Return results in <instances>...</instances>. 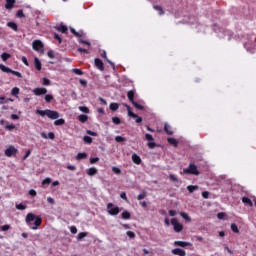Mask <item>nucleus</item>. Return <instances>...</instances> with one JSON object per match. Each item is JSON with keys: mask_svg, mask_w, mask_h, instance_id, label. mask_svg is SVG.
Returning <instances> with one entry per match:
<instances>
[{"mask_svg": "<svg viewBox=\"0 0 256 256\" xmlns=\"http://www.w3.org/2000/svg\"><path fill=\"white\" fill-rule=\"evenodd\" d=\"M26 224L30 229H33V231H36V229H39L41 227V223H43V219L41 216H35L33 213H28L26 215Z\"/></svg>", "mask_w": 256, "mask_h": 256, "instance_id": "obj_1", "label": "nucleus"}, {"mask_svg": "<svg viewBox=\"0 0 256 256\" xmlns=\"http://www.w3.org/2000/svg\"><path fill=\"white\" fill-rule=\"evenodd\" d=\"M36 115H40V117H48V119H59V112L51 109L46 110H36Z\"/></svg>", "mask_w": 256, "mask_h": 256, "instance_id": "obj_2", "label": "nucleus"}, {"mask_svg": "<svg viewBox=\"0 0 256 256\" xmlns=\"http://www.w3.org/2000/svg\"><path fill=\"white\" fill-rule=\"evenodd\" d=\"M183 173L185 175H199L200 172L197 169V165H195V163H190L189 167L183 169Z\"/></svg>", "mask_w": 256, "mask_h": 256, "instance_id": "obj_3", "label": "nucleus"}, {"mask_svg": "<svg viewBox=\"0 0 256 256\" xmlns=\"http://www.w3.org/2000/svg\"><path fill=\"white\" fill-rule=\"evenodd\" d=\"M106 209L109 215H112L113 217L117 216L118 213H121L119 206H115L111 202L107 204Z\"/></svg>", "mask_w": 256, "mask_h": 256, "instance_id": "obj_4", "label": "nucleus"}, {"mask_svg": "<svg viewBox=\"0 0 256 256\" xmlns=\"http://www.w3.org/2000/svg\"><path fill=\"white\" fill-rule=\"evenodd\" d=\"M171 225H173L175 233H181V231H183V224L179 223L177 218L171 219Z\"/></svg>", "mask_w": 256, "mask_h": 256, "instance_id": "obj_5", "label": "nucleus"}, {"mask_svg": "<svg viewBox=\"0 0 256 256\" xmlns=\"http://www.w3.org/2000/svg\"><path fill=\"white\" fill-rule=\"evenodd\" d=\"M18 150L17 148H15L14 146H9L6 150H5V156L6 157H13V155H17Z\"/></svg>", "mask_w": 256, "mask_h": 256, "instance_id": "obj_6", "label": "nucleus"}, {"mask_svg": "<svg viewBox=\"0 0 256 256\" xmlns=\"http://www.w3.org/2000/svg\"><path fill=\"white\" fill-rule=\"evenodd\" d=\"M174 247H190V249H193V244L185 241H174Z\"/></svg>", "mask_w": 256, "mask_h": 256, "instance_id": "obj_7", "label": "nucleus"}, {"mask_svg": "<svg viewBox=\"0 0 256 256\" xmlns=\"http://www.w3.org/2000/svg\"><path fill=\"white\" fill-rule=\"evenodd\" d=\"M94 65L96 69H99V71H105V64H103V61L99 58H95Z\"/></svg>", "mask_w": 256, "mask_h": 256, "instance_id": "obj_8", "label": "nucleus"}, {"mask_svg": "<svg viewBox=\"0 0 256 256\" xmlns=\"http://www.w3.org/2000/svg\"><path fill=\"white\" fill-rule=\"evenodd\" d=\"M145 139L147 140V141H149L148 142V147H149V149H155V142H154V139H153V135H151V134H146L145 135Z\"/></svg>", "mask_w": 256, "mask_h": 256, "instance_id": "obj_9", "label": "nucleus"}, {"mask_svg": "<svg viewBox=\"0 0 256 256\" xmlns=\"http://www.w3.org/2000/svg\"><path fill=\"white\" fill-rule=\"evenodd\" d=\"M32 47L34 51H41V49H43V42H41V40H34Z\"/></svg>", "mask_w": 256, "mask_h": 256, "instance_id": "obj_10", "label": "nucleus"}, {"mask_svg": "<svg viewBox=\"0 0 256 256\" xmlns=\"http://www.w3.org/2000/svg\"><path fill=\"white\" fill-rule=\"evenodd\" d=\"M33 93H34V95H36L37 97H39V96H41V95H46L47 90H46V88H44V87H38V88H35V89L33 90Z\"/></svg>", "mask_w": 256, "mask_h": 256, "instance_id": "obj_11", "label": "nucleus"}, {"mask_svg": "<svg viewBox=\"0 0 256 256\" xmlns=\"http://www.w3.org/2000/svg\"><path fill=\"white\" fill-rule=\"evenodd\" d=\"M253 45H255V36H251L248 39V42L244 43V47H245V49H247V51H249V46L253 47Z\"/></svg>", "mask_w": 256, "mask_h": 256, "instance_id": "obj_12", "label": "nucleus"}, {"mask_svg": "<svg viewBox=\"0 0 256 256\" xmlns=\"http://www.w3.org/2000/svg\"><path fill=\"white\" fill-rule=\"evenodd\" d=\"M172 254L178 255V256H186L187 252H185V250H183L181 248H175V249H172Z\"/></svg>", "mask_w": 256, "mask_h": 256, "instance_id": "obj_13", "label": "nucleus"}, {"mask_svg": "<svg viewBox=\"0 0 256 256\" xmlns=\"http://www.w3.org/2000/svg\"><path fill=\"white\" fill-rule=\"evenodd\" d=\"M5 9L11 10L13 7H15V3H17V0H5Z\"/></svg>", "mask_w": 256, "mask_h": 256, "instance_id": "obj_14", "label": "nucleus"}, {"mask_svg": "<svg viewBox=\"0 0 256 256\" xmlns=\"http://www.w3.org/2000/svg\"><path fill=\"white\" fill-rule=\"evenodd\" d=\"M167 141L173 147H178L179 146V140L178 139H175L173 137H169V138H167Z\"/></svg>", "mask_w": 256, "mask_h": 256, "instance_id": "obj_15", "label": "nucleus"}, {"mask_svg": "<svg viewBox=\"0 0 256 256\" xmlns=\"http://www.w3.org/2000/svg\"><path fill=\"white\" fill-rule=\"evenodd\" d=\"M127 97L130 103H135V91L130 90L127 92Z\"/></svg>", "mask_w": 256, "mask_h": 256, "instance_id": "obj_16", "label": "nucleus"}, {"mask_svg": "<svg viewBox=\"0 0 256 256\" xmlns=\"http://www.w3.org/2000/svg\"><path fill=\"white\" fill-rule=\"evenodd\" d=\"M132 161L135 165H141V157L136 153L132 154Z\"/></svg>", "mask_w": 256, "mask_h": 256, "instance_id": "obj_17", "label": "nucleus"}, {"mask_svg": "<svg viewBox=\"0 0 256 256\" xmlns=\"http://www.w3.org/2000/svg\"><path fill=\"white\" fill-rule=\"evenodd\" d=\"M242 203H244L245 205H249V207H253V201H251V199L247 196H244L242 198Z\"/></svg>", "mask_w": 256, "mask_h": 256, "instance_id": "obj_18", "label": "nucleus"}, {"mask_svg": "<svg viewBox=\"0 0 256 256\" xmlns=\"http://www.w3.org/2000/svg\"><path fill=\"white\" fill-rule=\"evenodd\" d=\"M164 131L167 135H173V128L169 124L164 125Z\"/></svg>", "mask_w": 256, "mask_h": 256, "instance_id": "obj_19", "label": "nucleus"}, {"mask_svg": "<svg viewBox=\"0 0 256 256\" xmlns=\"http://www.w3.org/2000/svg\"><path fill=\"white\" fill-rule=\"evenodd\" d=\"M55 29H56L57 31H60V33H67V31H68L67 26H65V25H63V24H61V25L55 27Z\"/></svg>", "mask_w": 256, "mask_h": 256, "instance_id": "obj_20", "label": "nucleus"}, {"mask_svg": "<svg viewBox=\"0 0 256 256\" xmlns=\"http://www.w3.org/2000/svg\"><path fill=\"white\" fill-rule=\"evenodd\" d=\"M34 65L37 71H41L42 65H41V60H39V58L34 59Z\"/></svg>", "mask_w": 256, "mask_h": 256, "instance_id": "obj_21", "label": "nucleus"}, {"mask_svg": "<svg viewBox=\"0 0 256 256\" xmlns=\"http://www.w3.org/2000/svg\"><path fill=\"white\" fill-rule=\"evenodd\" d=\"M101 57H103V59H105V61H107V63H109V65H111L112 67H115V63L111 62V60L107 59V52L103 51L101 54Z\"/></svg>", "mask_w": 256, "mask_h": 256, "instance_id": "obj_22", "label": "nucleus"}, {"mask_svg": "<svg viewBox=\"0 0 256 256\" xmlns=\"http://www.w3.org/2000/svg\"><path fill=\"white\" fill-rule=\"evenodd\" d=\"M89 116L85 115V114H81L78 116V121H80V123H86V121H88Z\"/></svg>", "mask_w": 256, "mask_h": 256, "instance_id": "obj_23", "label": "nucleus"}, {"mask_svg": "<svg viewBox=\"0 0 256 256\" xmlns=\"http://www.w3.org/2000/svg\"><path fill=\"white\" fill-rule=\"evenodd\" d=\"M77 161H81V159H87V153L79 152L76 156Z\"/></svg>", "mask_w": 256, "mask_h": 256, "instance_id": "obj_24", "label": "nucleus"}, {"mask_svg": "<svg viewBox=\"0 0 256 256\" xmlns=\"http://www.w3.org/2000/svg\"><path fill=\"white\" fill-rule=\"evenodd\" d=\"M125 107L127 108L129 117H132L133 119H135V117H137V114H135V113L131 110V106L125 105Z\"/></svg>", "mask_w": 256, "mask_h": 256, "instance_id": "obj_25", "label": "nucleus"}, {"mask_svg": "<svg viewBox=\"0 0 256 256\" xmlns=\"http://www.w3.org/2000/svg\"><path fill=\"white\" fill-rule=\"evenodd\" d=\"M7 27H10V29H12L13 31H18V26L15 22H8Z\"/></svg>", "mask_w": 256, "mask_h": 256, "instance_id": "obj_26", "label": "nucleus"}, {"mask_svg": "<svg viewBox=\"0 0 256 256\" xmlns=\"http://www.w3.org/2000/svg\"><path fill=\"white\" fill-rule=\"evenodd\" d=\"M87 174L90 175V177H93V175H97V168H94V167L89 168L87 170Z\"/></svg>", "mask_w": 256, "mask_h": 256, "instance_id": "obj_27", "label": "nucleus"}, {"mask_svg": "<svg viewBox=\"0 0 256 256\" xmlns=\"http://www.w3.org/2000/svg\"><path fill=\"white\" fill-rule=\"evenodd\" d=\"M11 68L3 65V64H0V71H3V73H11Z\"/></svg>", "mask_w": 256, "mask_h": 256, "instance_id": "obj_28", "label": "nucleus"}, {"mask_svg": "<svg viewBox=\"0 0 256 256\" xmlns=\"http://www.w3.org/2000/svg\"><path fill=\"white\" fill-rule=\"evenodd\" d=\"M121 217H122V219H125V220L131 219V213H129V211H127V210L123 211L121 214Z\"/></svg>", "mask_w": 256, "mask_h": 256, "instance_id": "obj_29", "label": "nucleus"}, {"mask_svg": "<svg viewBox=\"0 0 256 256\" xmlns=\"http://www.w3.org/2000/svg\"><path fill=\"white\" fill-rule=\"evenodd\" d=\"M1 59L2 61H8L9 59H11V54L4 52L1 54Z\"/></svg>", "mask_w": 256, "mask_h": 256, "instance_id": "obj_30", "label": "nucleus"}, {"mask_svg": "<svg viewBox=\"0 0 256 256\" xmlns=\"http://www.w3.org/2000/svg\"><path fill=\"white\" fill-rule=\"evenodd\" d=\"M197 189H199V186H197V185L187 186V190L189 191V193H193L194 191H197Z\"/></svg>", "mask_w": 256, "mask_h": 256, "instance_id": "obj_31", "label": "nucleus"}, {"mask_svg": "<svg viewBox=\"0 0 256 256\" xmlns=\"http://www.w3.org/2000/svg\"><path fill=\"white\" fill-rule=\"evenodd\" d=\"M64 123H65V119H63V118H60V119H57L54 121V125L56 127H59V126L63 125Z\"/></svg>", "mask_w": 256, "mask_h": 256, "instance_id": "obj_32", "label": "nucleus"}, {"mask_svg": "<svg viewBox=\"0 0 256 256\" xmlns=\"http://www.w3.org/2000/svg\"><path fill=\"white\" fill-rule=\"evenodd\" d=\"M180 216L184 218L185 221H188L190 223L191 217H189V214H187L186 212H181Z\"/></svg>", "mask_w": 256, "mask_h": 256, "instance_id": "obj_33", "label": "nucleus"}, {"mask_svg": "<svg viewBox=\"0 0 256 256\" xmlns=\"http://www.w3.org/2000/svg\"><path fill=\"white\" fill-rule=\"evenodd\" d=\"M16 209H18V211H25L27 209V206L23 203L16 204Z\"/></svg>", "mask_w": 256, "mask_h": 256, "instance_id": "obj_34", "label": "nucleus"}, {"mask_svg": "<svg viewBox=\"0 0 256 256\" xmlns=\"http://www.w3.org/2000/svg\"><path fill=\"white\" fill-rule=\"evenodd\" d=\"M83 141H84V143L91 145V143H93V138H91L90 136H84Z\"/></svg>", "mask_w": 256, "mask_h": 256, "instance_id": "obj_35", "label": "nucleus"}, {"mask_svg": "<svg viewBox=\"0 0 256 256\" xmlns=\"http://www.w3.org/2000/svg\"><path fill=\"white\" fill-rule=\"evenodd\" d=\"M112 123H114V125H121V118L117 116L112 117Z\"/></svg>", "mask_w": 256, "mask_h": 256, "instance_id": "obj_36", "label": "nucleus"}, {"mask_svg": "<svg viewBox=\"0 0 256 256\" xmlns=\"http://www.w3.org/2000/svg\"><path fill=\"white\" fill-rule=\"evenodd\" d=\"M88 233L87 232H80L77 236L78 241H81L82 239H85L87 237Z\"/></svg>", "mask_w": 256, "mask_h": 256, "instance_id": "obj_37", "label": "nucleus"}, {"mask_svg": "<svg viewBox=\"0 0 256 256\" xmlns=\"http://www.w3.org/2000/svg\"><path fill=\"white\" fill-rule=\"evenodd\" d=\"M70 31H71V33H72L75 37H79V38L83 37V33L76 32V31H75V28H71Z\"/></svg>", "mask_w": 256, "mask_h": 256, "instance_id": "obj_38", "label": "nucleus"}, {"mask_svg": "<svg viewBox=\"0 0 256 256\" xmlns=\"http://www.w3.org/2000/svg\"><path fill=\"white\" fill-rule=\"evenodd\" d=\"M230 227H231V231H233V233H239V227L237 226V224L232 223Z\"/></svg>", "mask_w": 256, "mask_h": 256, "instance_id": "obj_39", "label": "nucleus"}, {"mask_svg": "<svg viewBox=\"0 0 256 256\" xmlns=\"http://www.w3.org/2000/svg\"><path fill=\"white\" fill-rule=\"evenodd\" d=\"M133 107H135V109H138V111H143V105L137 103V102H133L132 103Z\"/></svg>", "mask_w": 256, "mask_h": 256, "instance_id": "obj_40", "label": "nucleus"}, {"mask_svg": "<svg viewBox=\"0 0 256 256\" xmlns=\"http://www.w3.org/2000/svg\"><path fill=\"white\" fill-rule=\"evenodd\" d=\"M11 95H13V97H17V95H19V88L18 87L12 88Z\"/></svg>", "mask_w": 256, "mask_h": 256, "instance_id": "obj_41", "label": "nucleus"}, {"mask_svg": "<svg viewBox=\"0 0 256 256\" xmlns=\"http://www.w3.org/2000/svg\"><path fill=\"white\" fill-rule=\"evenodd\" d=\"M119 109V104L118 103H111L110 104V110L111 111H117Z\"/></svg>", "mask_w": 256, "mask_h": 256, "instance_id": "obj_42", "label": "nucleus"}, {"mask_svg": "<svg viewBox=\"0 0 256 256\" xmlns=\"http://www.w3.org/2000/svg\"><path fill=\"white\" fill-rule=\"evenodd\" d=\"M44 99H45L46 103H51L53 101V95L47 94V95H45Z\"/></svg>", "mask_w": 256, "mask_h": 256, "instance_id": "obj_43", "label": "nucleus"}, {"mask_svg": "<svg viewBox=\"0 0 256 256\" xmlns=\"http://www.w3.org/2000/svg\"><path fill=\"white\" fill-rule=\"evenodd\" d=\"M145 197H147V192H142L141 194H139L137 196L138 201H143V199H145Z\"/></svg>", "mask_w": 256, "mask_h": 256, "instance_id": "obj_44", "label": "nucleus"}, {"mask_svg": "<svg viewBox=\"0 0 256 256\" xmlns=\"http://www.w3.org/2000/svg\"><path fill=\"white\" fill-rule=\"evenodd\" d=\"M79 43H81L82 45H87L88 47H91V42L87 41V40H83L81 38L78 39Z\"/></svg>", "mask_w": 256, "mask_h": 256, "instance_id": "obj_45", "label": "nucleus"}, {"mask_svg": "<svg viewBox=\"0 0 256 256\" xmlns=\"http://www.w3.org/2000/svg\"><path fill=\"white\" fill-rule=\"evenodd\" d=\"M5 129H7V131H13V129H15V124H6L5 125Z\"/></svg>", "mask_w": 256, "mask_h": 256, "instance_id": "obj_46", "label": "nucleus"}, {"mask_svg": "<svg viewBox=\"0 0 256 256\" xmlns=\"http://www.w3.org/2000/svg\"><path fill=\"white\" fill-rule=\"evenodd\" d=\"M169 178L171 179V181H173L174 183H179V179L177 178V176H175V174H170Z\"/></svg>", "mask_w": 256, "mask_h": 256, "instance_id": "obj_47", "label": "nucleus"}, {"mask_svg": "<svg viewBox=\"0 0 256 256\" xmlns=\"http://www.w3.org/2000/svg\"><path fill=\"white\" fill-rule=\"evenodd\" d=\"M54 39H56V41H58L59 45H61V43H63L61 36L57 33H54Z\"/></svg>", "mask_w": 256, "mask_h": 256, "instance_id": "obj_48", "label": "nucleus"}, {"mask_svg": "<svg viewBox=\"0 0 256 256\" xmlns=\"http://www.w3.org/2000/svg\"><path fill=\"white\" fill-rule=\"evenodd\" d=\"M125 141V138L123 136H116L115 137V142L116 143H123Z\"/></svg>", "mask_w": 256, "mask_h": 256, "instance_id": "obj_49", "label": "nucleus"}, {"mask_svg": "<svg viewBox=\"0 0 256 256\" xmlns=\"http://www.w3.org/2000/svg\"><path fill=\"white\" fill-rule=\"evenodd\" d=\"M112 171L113 173H115L116 175H121V169H119L118 167H112Z\"/></svg>", "mask_w": 256, "mask_h": 256, "instance_id": "obj_50", "label": "nucleus"}, {"mask_svg": "<svg viewBox=\"0 0 256 256\" xmlns=\"http://www.w3.org/2000/svg\"><path fill=\"white\" fill-rule=\"evenodd\" d=\"M72 71L75 73V75H83L82 70L79 68H74L72 69Z\"/></svg>", "mask_w": 256, "mask_h": 256, "instance_id": "obj_51", "label": "nucleus"}, {"mask_svg": "<svg viewBox=\"0 0 256 256\" xmlns=\"http://www.w3.org/2000/svg\"><path fill=\"white\" fill-rule=\"evenodd\" d=\"M126 235L130 238V239H135V232L132 231H127Z\"/></svg>", "mask_w": 256, "mask_h": 256, "instance_id": "obj_52", "label": "nucleus"}, {"mask_svg": "<svg viewBox=\"0 0 256 256\" xmlns=\"http://www.w3.org/2000/svg\"><path fill=\"white\" fill-rule=\"evenodd\" d=\"M79 111H82V113H89V109L86 106H80Z\"/></svg>", "mask_w": 256, "mask_h": 256, "instance_id": "obj_53", "label": "nucleus"}, {"mask_svg": "<svg viewBox=\"0 0 256 256\" xmlns=\"http://www.w3.org/2000/svg\"><path fill=\"white\" fill-rule=\"evenodd\" d=\"M225 217H227V214H225L224 212H219L217 214V218L218 219H225Z\"/></svg>", "mask_w": 256, "mask_h": 256, "instance_id": "obj_54", "label": "nucleus"}, {"mask_svg": "<svg viewBox=\"0 0 256 256\" xmlns=\"http://www.w3.org/2000/svg\"><path fill=\"white\" fill-rule=\"evenodd\" d=\"M16 17H19L20 19L25 17V14L23 13V10H18L16 13Z\"/></svg>", "mask_w": 256, "mask_h": 256, "instance_id": "obj_55", "label": "nucleus"}, {"mask_svg": "<svg viewBox=\"0 0 256 256\" xmlns=\"http://www.w3.org/2000/svg\"><path fill=\"white\" fill-rule=\"evenodd\" d=\"M10 73L12 75H15L16 77H19L20 79H21V77H23V75L20 72H17V71H14V70H11Z\"/></svg>", "mask_w": 256, "mask_h": 256, "instance_id": "obj_56", "label": "nucleus"}, {"mask_svg": "<svg viewBox=\"0 0 256 256\" xmlns=\"http://www.w3.org/2000/svg\"><path fill=\"white\" fill-rule=\"evenodd\" d=\"M87 135H91V137H97V132L91 131V130H87L86 131Z\"/></svg>", "mask_w": 256, "mask_h": 256, "instance_id": "obj_57", "label": "nucleus"}, {"mask_svg": "<svg viewBox=\"0 0 256 256\" xmlns=\"http://www.w3.org/2000/svg\"><path fill=\"white\" fill-rule=\"evenodd\" d=\"M51 183V178H45L43 181H42V185H49Z\"/></svg>", "mask_w": 256, "mask_h": 256, "instance_id": "obj_58", "label": "nucleus"}, {"mask_svg": "<svg viewBox=\"0 0 256 256\" xmlns=\"http://www.w3.org/2000/svg\"><path fill=\"white\" fill-rule=\"evenodd\" d=\"M70 233H72V235H75L77 233V227L71 226L70 227Z\"/></svg>", "mask_w": 256, "mask_h": 256, "instance_id": "obj_59", "label": "nucleus"}, {"mask_svg": "<svg viewBox=\"0 0 256 256\" xmlns=\"http://www.w3.org/2000/svg\"><path fill=\"white\" fill-rule=\"evenodd\" d=\"M9 229H11V226L10 225H4V226H1V231H9Z\"/></svg>", "mask_w": 256, "mask_h": 256, "instance_id": "obj_60", "label": "nucleus"}, {"mask_svg": "<svg viewBox=\"0 0 256 256\" xmlns=\"http://www.w3.org/2000/svg\"><path fill=\"white\" fill-rule=\"evenodd\" d=\"M99 161V157L90 158L91 165H94V163H97Z\"/></svg>", "mask_w": 256, "mask_h": 256, "instance_id": "obj_61", "label": "nucleus"}, {"mask_svg": "<svg viewBox=\"0 0 256 256\" xmlns=\"http://www.w3.org/2000/svg\"><path fill=\"white\" fill-rule=\"evenodd\" d=\"M202 197L204 199H209V192H207V191L202 192Z\"/></svg>", "mask_w": 256, "mask_h": 256, "instance_id": "obj_62", "label": "nucleus"}, {"mask_svg": "<svg viewBox=\"0 0 256 256\" xmlns=\"http://www.w3.org/2000/svg\"><path fill=\"white\" fill-rule=\"evenodd\" d=\"M43 85H51V81L47 78H43Z\"/></svg>", "mask_w": 256, "mask_h": 256, "instance_id": "obj_63", "label": "nucleus"}, {"mask_svg": "<svg viewBox=\"0 0 256 256\" xmlns=\"http://www.w3.org/2000/svg\"><path fill=\"white\" fill-rule=\"evenodd\" d=\"M120 197H121V199H124V201H127V193L122 192V193L120 194Z\"/></svg>", "mask_w": 256, "mask_h": 256, "instance_id": "obj_64", "label": "nucleus"}]
</instances>
